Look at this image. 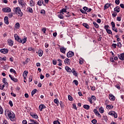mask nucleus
Wrapping results in <instances>:
<instances>
[{"label": "nucleus", "mask_w": 124, "mask_h": 124, "mask_svg": "<svg viewBox=\"0 0 124 124\" xmlns=\"http://www.w3.org/2000/svg\"><path fill=\"white\" fill-rule=\"evenodd\" d=\"M99 111L101 114H103V113H104V108H102V107H101V108H99Z\"/></svg>", "instance_id": "c756f323"}, {"label": "nucleus", "mask_w": 124, "mask_h": 124, "mask_svg": "<svg viewBox=\"0 0 124 124\" xmlns=\"http://www.w3.org/2000/svg\"><path fill=\"white\" fill-rule=\"evenodd\" d=\"M118 47H119V48H121L122 47V43L121 42H118L117 43V45Z\"/></svg>", "instance_id": "6e6d98bb"}, {"label": "nucleus", "mask_w": 124, "mask_h": 124, "mask_svg": "<svg viewBox=\"0 0 124 124\" xmlns=\"http://www.w3.org/2000/svg\"><path fill=\"white\" fill-rule=\"evenodd\" d=\"M30 115L31 116V117H32V118H33V119H34L35 120H37V119H38V116L36 113L31 112Z\"/></svg>", "instance_id": "39448f33"}, {"label": "nucleus", "mask_w": 124, "mask_h": 124, "mask_svg": "<svg viewBox=\"0 0 124 124\" xmlns=\"http://www.w3.org/2000/svg\"><path fill=\"white\" fill-rule=\"evenodd\" d=\"M91 99H92V101L93 100V101H95V100H96V97H95V96L92 95L91 96Z\"/></svg>", "instance_id": "c03bdc74"}, {"label": "nucleus", "mask_w": 124, "mask_h": 124, "mask_svg": "<svg viewBox=\"0 0 124 124\" xmlns=\"http://www.w3.org/2000/svg\"><path fill=\"white\" fill-rule=\"evenodd\" d=\"M64 62L65 64L68 65V64H70V60L68 58H66L65 59Z\"/></svg>", "instance_id": "5701e85b"}, {"label": "nucleus", "mask_w": 124, "mask_h": 124, "mask_svg": "<svg viewBox=\"0 0 124 124\" xmlns=\"http://www.w3.org/2000/svg\"><path fill=\"white\" fill-rule=\"evenodd\" d=\"M114 114H115L114 111H111L108 112V115H110V116H114Z\"/></svg>", "instance_id": "a19ab883"}, {"label": "nucleus", "mask_w": 124, "mask_h": 124, "mask_svg": "<svg viewBox=\"0 0 124 124\" xmlns=\"http://www.w3.org/2000/svg\"><path fill=\"white\" fill-rule=\"evenodd\" d=\"M19 4H20L21 6L22 7H25L26 5H27V3L25 2V1L24 0H18Z\"/></svg>", "instance_id": "20e7f679"}, {"label": "nucleus", "mask_w": 124, "mask_h": 124, "mask_svg": "<svg viewBox=\"0 0 124 124\" xmlns=\"http://www.w3.org/2000/svg\"><path fill=\"white\" fill-rule=\"evenodd\" d=\"M68 98L69 100H70V101H72V100H73V97H72V96H71V95H69L68 96Z\"/></svg>", "instance_id": "37998d69"}, {"label": "nucleus", "mask_w": 124, "mask_h": 124, "mask_svg": "<svg viewBox=\"0 0 124 124\" xmlns=\"http://www.w3.org/2000/svg\"><path fill=\"white\" fill-rule=\"evenodd\" d=\"M40 13H41V14H43V15H44V14H45V13H46V12L45 11V10H42L41 11V12H40Z\"/></svg>", "instance_id": "052dcab7"}, {"label": "nucleus", "mask_w": 124, "mask_h": 124, "mask_svg": "<svg viewBox=\"0 0 124 124\" xmlns=\"http://www.w3.org/2000/svg\"><path fill=\"white\" fill-rule=\"evenodd\" d=\"M22 124H28V122H27V120H23Z\"/></svg>", "instance_id": "774afa93"}, {"label": "nucleus", "mask_w": 124, "mask_h": 124, "mask_svg": "<svg viewBox=\"0 0 124 124\" xmlns=\"http://www.w3.org/2000/svg\"><path fill=\"white\" fill-rule=\"evenodd\" d=\"M15 27L16 28V29H20V23H16L15 25Z\"/></svg>", "instance_id": "79ce46f5"}, {"label": "nucleus", "mask_w": 124, "mask_h": 124, "mask_svg": "<svg viewBox=\"0 0 124 124\" xmlns=\"http://www.w3.org/2000/svg\"><path fill=\"white\" fill-rule=\"evenodd\" d=\"M113 117L114 118H115V119H117L118 118V114H117V113H116L115 112H114V114H113Z\"/></svg>", "instance_id": "4d7b16f0"}, {"label": "nucleus", "mask_w": 124, "mask_h": 124, "mask_svg": "<svg viewBox=\"0 0 124 124\" xmlns=\"http://www.w3.org/2000/svg\"><path fill=\"white\" fill-rule=\"evenodd\" d=\"M15 13L19 17H23V16L24 15V14L21 11V8L19 7L16 8Z\"/></svg>", "instance_id": "7ed1b4c3"}, {"label": "nucleus", "mask_w": 124, "mask_h": 124, "mask_svg": "<svg viewBox=\"0 0 124 124\" xmlns=\"http://www.w3.org/2000/svg\"><path fill=\"white\" fill-rule=\"evenodd\" d=\"M30 123L28 124H39V123L37 121L33 119H30Z\"/></svg>", "instance_id": "9d476101"}, {"label": "nucleus", "mask_w": 124, "mask_h": 124, "mask_svg": "<svg viewBox=\"0 0 124 124\" xmlns=\"http://www.w3.org/2000/svg\"><path fill=\"white\" fill-rule=\"evenodd\" d=\"M53 124H60V122L59 121H54Z\"/></svg>", "instance_id": "69168bd1"}, {"label": "nucleus", "mask_w": 124, "mask_h": 124, "mask_svg": "<svg viewBox=\"0 0 124 124\" xmlns=\"http://www.w3.org/2000/svg\"><path fill=\"white\" fill-rule=\"evenodd\" d=\"M72 73H73V75L75 76V77H77L78 76V73H77V71H75L73 68L72 70Z\"/></svg>", "instance_id": "a211bd4d"}, {"label": "nucleus", "mask_w": 124, "mask_h": 124, "mask_svg": "<svg viewBox=\"0 0 124 124\" xmlns=\"http://www.w3.org/2000/svg\"><path fill=\"white\" fill-rule=\"evenodd\" d=\"M28 74H29V72L28 71H25L24 72H23V76H26L27 77Z\"/></svg>", "instance_id": "4c0bfd02"}, {"label": "nucleus", "mask_w": 124, "mask_h": 124, "mask_svg": "<svg viewBox=\"0 0 124 124\" xmlns=\"http://www.w3.org/2000/svg\"><path fill=\"white\" fill-rule=\"evenodd\" d=\"M3 83H4V85H6V86H8V83L6 82V78H3L2 80Z\"/></svg>", "instance_id": "473e14b6"}, {"label": "nucleus", "mask_w": 124, "mask_h": 124, "mask_svg": "<svg viewBox=\"0 0 124 124\" xmlns=\"http://www.w3.org/2000/svg\"><path fill=\"white\" fill-rule=\"evenodd\" d=\"M109 98L111 101H115V99H116V97H115V96H114V95H113L112 93H109Z\"/></svg>", "instance_id": "1a4fd4ad"}, {"label": "nucleus", "mask_w": 124, "mask_h": 124, "mask_svg": "<svg viewBox=\"0 0 124 124\" xmlns=\"http://www.w3.org/2000/svg\"><path fill=\"white\" fill-rule=\"evenodd\" d=\"M114 11H116L117 13H119V12H120V11H121V8L120 7V6H117L115 8H114Z\"/></svg>", "instance_id": "aec40b11"}, {"label": "nucleus", "mask_w": 124, "mask_h": 124, "mask_svg": "<svg viewBox=\"0 0 124 124\" xmlns=\"http://www.w3.org/2000/svg\"><path fill=\"white\" fill-rule=\"evenodd\" d=\"M4 21L5 24H6V25H8V24H9V22L8 21V16H5L4 18Z\"/></svg>", "instance_id": "4be33fe9"}, {"label": "nucleus", "mask_w": 124, "mask_h": 124, "mask_svg": "<svg viewBox=\"0 0 124 124\" xmlns=\"http://www.w3.org/2000/svg\"><path fill=\"white\" fill-rule=\"evenodd\" d=\"M5 84L3 85H0V90H3V88H4L5 87Z\"/></svg>", "instance_id": "0e129e2a"}, {"label": "nucleus", "mask_w": 124, "mask_h": 124, "mask_svg": "<svg viewBox=\"0 0 124 124\" xmlns=\"http://www.w3.org/2000/svg\"><path fill=\"white\" fill-rule=\"evenodd\" d=\"M83 108L86 110H89L90 109V106L89 105H84Z\"/></svg>", "instance_id": "2f4dec72"}, {"label": "nucleus", "mask_w": 124, "mask_h": 124, "mask_svg": "<svg viewBox=\"0 0 124 124\" xmlns=\"http://www.w3.org/2000/svg\"><path fill=\"white\" fill-rule=\"evenodd\" d=\"M0 52L3 54H7L8 53V49L6 48H3L0 50Z\"/></svg>", "instance_id": "4468645a"}, {"label": "nucleus", "mask_w": 124, "mask_h": 124, "mask_svg": "<svg viewBox=\"0 0 124 124\" xmlns=\"http://www.w3.org/2000/svg\"><path fill=\"white\" fill-rule=\"evenodd\" d=\"M2 10L3 11V12H11V9L9 7H7V8H3L2 9Z\"/></svg>", "instance_id": "ddd939ff"}, {"label": "nucleus", "mask_w": 124, "mask_h": 124, "mask_svg": "<svg viewBox=\"0 0 124 124\" xmlns=\"http://www.w3.org/2000/svg\"><path fill=\"white\" fill-rule=\"evenodd\" d=\"M92 124H96V123H97V120H96V119H93L92 121Z\"/></svg>", "instance_id": "3c124183"}, {"label": "nucleus", "mask_w": 124, "mask_h": 124, "mask_svg": "<svg viewBox=\"0 0 124 124\" xmlns=\"http://www.w3.org/2000/svg\"><path fill=\"white\" fill-rule=\"evenodd\" d=\"M111 46L113 49H116V48H117V44H112Z\"/></svg>", "instance_id": "09e8293b"}, {"label": "nucleus", "mask_w": 124, "mask_h": 124, "mask_svg": "<svg viewBox=\"0 0 124 124\" xmlns=\"http://www.w3.org/2000/svg\"><path fill=\"white\" fill-rule=\"evenodd\" d=\"M0 114H3V109L0 106Z\"/></svg>", "instance_id": "8fccbe9b"}, {"label": "nucleus", "mask_w": 124, "mask_h": 124, "mask_svg": "<svg viewBox=\"0 0 124 124\" xmlns=\"http://www.w3.org/2000/svg\"><path fill=\"white\" fill-rule=\"evenodd\" d=\"M65 69L67 72H72V70H71V69L69 67H68V66H66L65 67Z\"/></svg>", "instance_id": "b1692460"}, {"label": "nucleus", "mask_w": 124, "mask_h": 124, "mask_svg": "<svg viewBox=\"0 0 124 124\" xmlns=\"http://www.w3.org/2000/svg\"><path fill=\"white\" fill-rule=\"evenodd\" d=\"M106 31L108 34H111V35H113V33L112 32V31H111V30H107Z\"/></svg>", "instance_id": "72a5a7b5"}, {"label": "nucleus", "mask_w": 124, "mask_h": 124, "mask_svg": "<svg viewBox=\"0 0 124 124\" xmlns=\"http://www.w3.org/2000/svg\"><path fill=\"white\" fill-rule=\"evenodd\" d=\"M27 12H29V13H33V10H32V8L30 7H27Z\"/></svg>", "instance_id": "6ab92c4d"}, {"label": "nucleus", "mask_w": 124, "mask_h": 124, "mask_svg": "<svg viewBox=\"0 0 124 124\" xmlns=\"http://www.w3.org/2000/svg\"><path fill=\"white\" fill-rule=\"evenodd\" d=\"M89 101L91 104H93V102L91 97L89 98Z\"/></svg>", "instance_id": "13d9d810"}, {"label": "nucleus", "mask_w": 124, "mask_h": 124, "mask_svg": "<svg viewBox=\"0 0 124 124\" xmlns=\"http://www.w3.org/2000/svg\"><path fill=\"white\" fill-rule=\"evenodd\" d=\"M93 24L94 25L95 28H96V29H98V28H99V26L98 25V24H97V23H96V22H93Z\"/></svg>", "instance_id": "c9c22d12"}, {"label": "nucleus", "mask_w": 124, "mask_h": 124, "mask_svg": "<svg viewBox=\"0 0 124 124\" xmlns=\"http://www.w3.org/2000/svg\"><path fill=\"white\" fill-rule=\"evenodd\" d=\"M66 9H67V6H65V9L63 8L61 10H60V13H62L63 14V13H66L67 12V11H66Z\"/></svg>", "instance_id": "f3484780"}, {"label": "nucleus", "mask_w": 124, "mask_h": 124, "mask_svg": "<svg viewBox=\"0 0 124 124\" xmlns=\"http://www.w3.org/2000/svg\"><path fill=\"white\" fill-rule=\"evenodd\" d=\"M115 2L116 4H117L118 5H119V4H120V0H115Z\"/></svg>", "instance_id": "e2e57ef3"}, {"label": "nucleus", "mask_w": 124, "mask_h": 124, "mask_svg": "<svg viewBox=\"0 0 124 124\" xmlns=\"http://www.w3.org/2000/svg\"><path fill=\"white\" fill-rule=\"evenodd\" d=\"M46 108V106L44 104L40 105L39 107V109H40V111H42L43 109H45Z\"/></svg>", "instance_id": "412c9836"}, {"label": "nucleus", "mask_w": 124, "mask_h": 124, "mask_svg": "<svg viewBox=\"0 0 124 124\" xmlns=\"http://www.w3.org/2000/svg\"><path fill=\"white\" fill-rule=\"evenodd\" d=\"M0 61H6V57H4L3 58L0 57Z\"/></svg>", "instance_id": "603ef678"}, {"label": "nucleus", "mask_w": 124, "mask_h": 124, "mask_svg": "<svg viewBox=\"0 0 124 124\" xmlns=\"http://www.w3.org/2000/svg\"><path fill=\"white\" fill-rule=\"evenodd\" d=\"M63 14H62V13H61L60 14H59L58 15V17L60 18V19H63L64 17H63V15H62Z\"/></svg>", "instance_id": "e433bc0d"}, {"label": "nucleus", "mask_w": 124, "mask_h": 124, "mask_svg": "<svg viewBox=\"0 0 124 124\" xmlns=\"http://www.w3.org/2000/svg\"><path fill=\"white\" fill-rule=\"evenodd\" d=\"M118 58L121 61H124V53H121L118 55Z\"/></svg>", "instance_id": "dca6fc26"}, {"label": "nucleus", "mask_w": 124, "mask_h": 124, "mask_svg": "<svg viewBox=\"0 0 124 124\" xmlns=\"http://www.w3.org/2000/svg\"><path fill=\"white\" fill-rule=\"evenodd\" d=\"M95 115L98 117L99 118H101V115H100V113L98 111L97 113H95Z\"/></svg>", "instance_id": "a18cd8bd"}, {"label": "nucleus", "mask_w": 124, "mask_h": 124, "mask_svg": "<svg viewBox=\"0 0 124 124\" xmlns=\"http://www.w3.org/2000/svg\"><path fill=\"white\" fill-rule=\"evenodd\" d=\"M46 31H47V29H46V28H43L42 29V31H43L44 33H46Z\"/></svg>", "instance_id": "864d4df0"}, {"label": "nucleus", "mask_w": 124, "mask_h": 124, "mask_svg": "<svg viewBox=\"0 0 124 124\" xmlns=\"http://www.w3.org/2000/svg\"><path fill=\"white\" fill-rule=\"evenodd\" d=\"M73 82L74 83V84L76 85V86H78V80H74L73 81Z\"/></svg>", "instance_id": "de8ad7c7"}, {"label": "nucleus", "mask_w": 124, "mask_h": 124, "mask_svg": "<svg viewBox=\"0 0 124 124\" xmlns=\"http://www.w3.org/2000/svg\"><path fill=\"white\" fill-rule=\"evenodd\" d=\"M30 5L31 7L34 6L35 5V2L33 1V0H31L30 1Z\"/></svg>", "instance_id": "393cba45"}, {"label": "nucleus", "mask_w": 124, "mask_h": 124, "mask_svg": "<svg viewBox=\"0 0 124 124\" xmlns=\"http://www.w3.org/2000/svg\"><path fill=\"white\" fill-rule=\"evenodd\" d=\"M8 16L9 18H12V17H13V13H11L9 14L8 15Z\"/></svg>", "instance_id": "49530a36"}, {"label": "nucleus", "mask_w": 124, "mask_h": 124, "mask_svg": "<svg viewBox=\"0 0 124 124\" xmlns=\"http://www.w3.org/2000/svg\"><path fill=\"white\" fill-rule=\"evenodd\" d=\"M8 44L9 46H12L14 44V42L11 39H8L7 40Z\"/></svg>", "instance_id": "f8f14e48"}, {"label": "nucleus", "mask_w": 124, "mask_h": 124, "mask_svg": "<svg viewBox=\"0 0 124 124\" xmlns=\"http://www.w3.org/2000/svg\"><path fill=\"white\" fill-rule=\"evenodd\" d=\"M36 92H37V90L34 89L31 92V96H33L34 94H35L36 93Z\"/></svg>", "instance_id": "f704fd0d"}, {"label": "nucleus", "mask_w": 124, "mask_h": 124, "mask_svg": "<svg viewBox=\"0 0 124 124\" xmlns=\"http://www.w3.org/2000/svg\"><path fill=\"white\" fill-rule=\"evenodd\" d=\"M112 15V17H113V18H115V17L117 16V14L116 12H113Z\"/></svg>", "instance_id": "bf43d9fd"}, {"label": "nucleus", "mask_w": 124, "mask_h": 124, "mask_svg": "<svg viewBox=\"0 0 124 124\" xmlns=\"http://www.w3.org/2000/svg\"><path fill=\"white\" fill-rule=\"evenodd\" d=\"M83 26L85 27V28H86V29H87L88 30L90 29V26H89V24H88V23H83Z\"/></svg>", "instance_id": "c85d7f7f"}, {"label": "nucleus", "mask_w": 124, "mask_h": 124, "mask_svg": "<svg viewBox=\"0 0 124 124\" xmlns=\"http://www.w3.org/2000/svg\"><path fill=\"white\" fill-rule=\"evenodd\" d=\"M74 56V52L72 51H69L67 53V58H72V57H73Z\"/></svg>", "instance_id": "9b49d317"}, {"label": "nucleus", "mask_w": 124, "mask_h": 124, "mask_svg": "<svg viewBox=\"0 0 124 124\" xmlns=\"http://www.w3.org/2000/svg\"><path fill=\"white\" fill-rule=\"evenodd\" d=\"M111 25L112 26V30L114 31H115V32H118V29L117 28L115 29V22L113 21H112L111 22Z\"/></svg>", "instance_id": "423d86ee"}, {"label": "nucleus", "mask_w": 124, "mask_h": 124, "mask_svg": "<svg viewBox=\"0 0 124 124\" xmlns=\"http://www.w3.org/2000/svg\"><path fill=\"white\" fill-rule=\"evenodd\" d=\"M38 54L39 57H42V55H43V50L41 49L39 50Z\"/></svg>", "instance_id": "cd10ccee"}, {"label": "nucleus", "mask_w": 124, "mask_h": 124, "mask_svg": "<svg viewBox=\"0 0 124 124\" xmlns=\"http://www.w3.org/2000/svg\"><path fill=\"white\" fill-rule=\"evenodd\" d=\"M83 9L87 12H91V11H92V9L91 8L89 9V8L87 7H84Z\"/></svg>", "instance_id": "a878e982"}, {"label": "nucleus", "mask_w": 124, "mask_h": 124, "mask_svg": "<svg viewBox=\"0 0 124 124\" xmlns=\"http://www.w3.org/2000/svg\"><path fill=\"white\" fill-rule=\"evenodd\" d=\"M9 104H10L11 107H12L13 106V103L12 102L11 100L9 101Z\"/></svg>", "instance_id": "680f3d73"}, {"label": "nucleus", "mask_w": 124, "mask_h": 124, "mask_svg": "<svg viewBox=\"0 0 124 124\" xmlns=\"http://www.w3.org/2000/svg\"><path fill=\"white\" fill-rule=\"evenodd\" d=\"M10 72H13V73H15V74H16V71L14 70V69H10Z\"/></svg>", "instance_id": "5fc2aeb1"}, {"label": "nucleus", "mask_w": 124, "mask_h": 124, "mask_svg": "<svg viewBox=\"0 0 124 124\" xmlns=\"http://www.w3.org/2000/svg\"><path fill=\"white\" fill-rule=\"evenodd\" d=\"M7 115L10 120L13 122L14 121V119L15 118V114L14 112L11 111V110L7 111Z\"/></svg>", "instance_id": "f03ea898"}, {"label": "nucleus", "mask_w": 124, "mask_h": 124, "mask_svg": "<svg viewBox=\"0 0 124 124\" xmlns=\"http://www.w3.org/2000/svg\"><path fill=\"white\" fill-rule=\"evenodd\" d=\"M37 4L39 6H41L42 4H43L44 6H46V4L44 3V1H43V0H39L37 2Z\"/></svg>", "instance_id": "6e6552de"}, {"label": "nucleus", "mask_w": 124, "mask_h": 124, "mask_svg": "<svg viewBox=\"0 0 124 124\" xmlns=\"http://www.w3.org/2000/svg\"><path fill=\"white\" fill-rule=\"evenodd\" d=\"M54 102L57 104V106H59V103H60V101H59V99L58 98L55 99L54 100Z\"/></svg>", "instance_id": "7c9ffc66"}, {"label": "nucleus", "mask_w": 124, "mask_h": 124, "mask_svg": "<svg viewBox=\"0 0 124 124\" xmlns=\"http://www.w3.org/2000/svg\"><path fill=\"white\" fill-rule=\"evenodd\" d=\"M109 5L108 3H106L104 6V10H106L107 8H109Z\"/></svg>", "instance_id": "ea45409f"}, {"label": "nucleus", "mask_w": 124, "mask_h": 124, "mask_svg": "<svg viewBox=\"0 0 124 124\" xmlns=\"http://www.w3.org/2000/svg\"><path fill=\"white\" fill-rule=\"evenodd\" d=\"M104 28L106 29V31H107L109 29V25H105Z\"/></svg>", "instance_id": "338daca9"}, {"label": "nucleus", "mask_w": 124, "mask_h": 124, "mask_svg": "<svg viewBox=\"0 0 124 124\" xmlns=\"http://www.w3.org/2000/svg\"><path fill=\"white\" fill-rule=\"evenodd\" d=\"M113 108H114V106H113V105H108L106 106V108L108 109H113Z\"/></svg>", "instance_id": "bb28decb"}, {"label": "nucleus", "mask_w": 124, "mask_h": 124, "mask_svg": "<svg viewBox=\"0 0 124 124\" xmlns=\"http://www.w3.org/2000/svg\"><path fill=\"white\" fill-rule=\"evenodd\" d=\"M9 76L10 78H11V79L14 82H15L16 83H17V82H18V79L16 78H14V77H12L11 75H9Z\"/></svg>", "instance_id": "2eb2a0df"}, {"label": "nucleus", "mask_w": 124, "mask_h": 124, "mask_svg": "<svg viewBox=\"0 0 124 124\" xmlns=\"http://www.w3.org/2000/svg\"><path fill=\"white\" fill-rule=\"evenodd\" d=\"M66 47H64L63 46H61L60 48V52H61L62 54H65V52H66Z\"/></svg>", "instance_id": "0eeeda50"}, {"label": "nucleus", "mask_w": 124, "mask_h": 124, "mask_svg": "<svg viewBox=\"0 0 124 124\" xmlns=\"http://www.w3.org/2000/svg\"><path fill=\"white\" fill-rule=\"evenodd\" d=\"M14 37L15 40L19 42V43H22V44H25L26 42H27V38L26 37H24L23 39H21L20 37L17 34H15Z\"/></svg>", "instance_id": "f257e3e1"}, {"label": "nucleus", "mask_w": 124, "mask_h": 124, "mask_svg": "<svg viewBox=\"0 0 124 124\" xmlns=\"http://www.w3.org/2000/svg\"><path fill=\"white\" fill-rule=\"evenodd\" d=\"M30 61V58L26 59V61L23 62L24 64H27Z\"/></svg>", "instance_id": "58836bf2"}]
</instances>
